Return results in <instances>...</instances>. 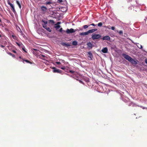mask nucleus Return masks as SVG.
Masks as SVG:
<instances>
[{
  "mask_svg": "<svg viewBox=\"0 0 147 147\" xmlns=\"http://www.w3.org/2000/svg\"><path fill=\"white\" fill-rule=\"evenodd\" d=\"M110 26H104V27L105 28H107L109 29H110V28H109V27Z\"/></svg>",
  "mask_w": 147,
  "mask_h": 147,
  "instance_id": "32",
  "label": "nucleus"
},
{
  "mask_svg": "<svg viewBox=\"0 0 147 147\" xmlns=\"http://www.w3.org/2000/svg\"><path fill=\"white\" fill-rule=\"evenodd\" d=\"M42 26H43V28H47L46 24H42Z\"/></svg>",
  "mask_w": 147,
  "mask_h": 147,
  "instance_id": "23",
  "label": "nucleus"
},
{
  "mask_svg": "<svg viewBox=\"0 0 147 147\" xmlns=\"http://www.w3.org/2000/svg\"><path fill=\"white\" fill-rule=\"evenodd\" d=\"M66 43H63V45L64 46H65L66 45Z\"/></svg>",
  "mask_w": 147,
  "mask_h": 147,
  "instance_id": "42",
  "label": "nucleus"
},
{
  "mask_svg": "<svg viewBox=\"0 0 147 147\" xmlns=\"http://www.w3.org/2000/svg\"><path fill=\"white\" fill-rule=\"evenodd\" d=\"M34 50L37 51V50H36V49H34Z\"/></svg>",
  "mask_w": 147,
  "mask_h": 147,
  "instance_id": "46",
  "label": "nucleus"
},
{
  "mask_svg": "<svg viewBox=\"0 0 147 147\" xmlns=\"http://www.w3.org/2000/svg\"><path fill=\"white\" fill-rule=\"evenodd\" d=\"M1 22V20L0 19V22Z\"/></svg>",
  "mask_w": 147,
  "mask_h": 147,
  "instance_id": "47",
  "label": "nucleus"
},
{
  "mask_svg": "<svg viewBox=\"0 0 147 147\" xmlns=\"http://www.w3.org/2000/svg\"><path fill=\"white\" fill-rule=\"evenodd\" d=\"M45 29H46V30H47V31H48L49 32H51V29L49 27L46 28Z\"/></svg>",
  "mask_w": 147,
  "mask_h": 147,
  "instance_id": "18",
  "label": "nucleus"
},
{
  "mask_svg": "<svg viewBox=\"0 0 147 147\" xmlns=\"http://www.w3.org/2000/svg\"><path fill=\"white\" fill-rule=\"evenodd\" d=\"M45 57V55H41L40 56L39 58L41 59H42V57Z\"/></svg>",
  "mask_w": 147,
  "mask_h": 147,
  "instance_id": "27",
  "label": "nucleus"
},
{
  "mask_svg": "<svg viewBox=\"0 0 147 147\" xmlns=\"http://www.w3.org/2000/svg\"><path fill=\"white\" fill-rule=\"evenodd\" d=\"M56 63L57 64V65H59L61 64V63L60 62H56Z\"/></svg>",
  "mask_w": 147,
  "mask_h": 147,
  "instance_id": "37",
  "label": "nucleus"
},
{
  "mask_svg": "<svg viewBox=\"0 0 147 147\" xmlns=\"http://www.w3.org/2000/svg\"><path fill=\"white\" fill-rule=\"evenodd\" d=\"M48 22L49 23H51L52 24H54L55 23V22L54 21L52 20H49Z\"/></svg>",
  "mask_w": 147,
  "mask_h": 147,
  "instance_id": "13",
  "label": "nucleus"
},
{
  "mask_svg": "<svg viewBox=\"0 0 147 147\" xmlns=\"http://www.w3.org/2000/svg\"><path fill=\"white\" fill-rule=\"evenodd\" d=\"M63 31L64 32H65V31H64V30H63Z\"/></svg>",
  "mask_w": 147,
  "mask_h": 147,
  "instance_id": "52",
  "label": "nucleus"
},
{
  "mask_svg": "<svg viewBox=\"0 0 147 147\" xmlns=\"http://www.w3.org/2000/svg\"><path fill=\"white\" fill-rule=\"evenodd\" d=\"M22 49L23 50V51L25 52V53H27V52L26 51H25V50L24 49V48H22Z\"/></svg>",
  "mask_w": 147,
  "mask_h": 147,
  "instance_id": "36",
  "label": "nucleus"
},
{
  "mask_svg": "<svg viewBox=\"0 0 147 147\" xmlns=\"http://www.w3.org/2000/svg\"><path fill=\"white\" fill-rule=\"evenodd\" d=\"M91 28V27H90V28Z\"/></svg>",
  "mask_w": 147,
  "mask_h": 147,
  "instance_id": "51",
  "label": "nucleus"
},
{
  "mask_svg": "<svg viewBox=\"0 0 147 147\" xmlns=\"http://www.w3.org/2000/svg\"><path fill=\"white\" fill-rule=\"evenodd\" d=\"M102 52L104 53H108V50L107 47H105L102 49Z\"/></svg>",
  "mask_w": 147,
  "mask_h": 147,
  "instance_id": "9",
  "label": "nucleus"
},
{
  "mask_svg": "<svg viewBox=\"0 0 147 147\" xmlns=\"http://www.w3.org/2000/svg\"><path fill=\"white\" fill-rule=\"evenodd\" d=\"M101 37V35L99 34H94L92 35L91 38L93 40H94L100 38Z\"/></svg>",
  "mask_w": 147,
  "mask_h": 147,
  "instance_id": "3",
  "label": "nucleus"
},
{
  "mask_svg": "<svg viewBox=\"0 0 147 147\" xmlns=\"http://www.w3.org/2000/svg\"><path fill=\"white\" fill-rule=\"evenodd\" d=\"M90 26H96V25H95V24H94L93 23H92V24H90L89 25Z\"/></svg>",
  "mask_w": 147,
  "mask_h": 147,
  "instance_id": "33",
  "label": "nucleus"
},
{
  "mask_svg": "<svg viewBox=\"0 0 147 147\" xmlns=\"http://www.w3.org/2000/svg\"><path fill=\"white\" fill-rule=\"evenodd\" d=\"M51 2H46L45 4L46 5H47L50 4H51Z\"/></svg>",
  "mask_w": 147,
  "mask_h": 147,
  "instance_id": "26",
  "label": "nucleus"
},
{
  "mask_svg": "<svg viewBox=\"0 0 147 147\" xmlns=\"http://www.w3.org/2000/svg\"><path fill=\"white\" fill-rule=\"evenodd\" d=\"M89 26V25H84L83 26V28H84V29H86Z\"/></svg>",
  "mask_w": 147,
  "mask_h": 147,
  "instance_id": "21",
  "label": "nucleus"
},
{
  "mask_svg": "<svg viewBox=\"0 0 147 147\" xmlns=\"http://www.w3.org/2000/svg\"><path fill=\"white\" fill-rule=\"evenodd\" d=\"M63 31V30L62 28H61L60 29V30H59V32H62Z\"/></svg>",
  "mask_w": 147,
  "mask_h": 147,
  "instance_id": "29",
  "label": "nucleus"
},
{
  "mask_svg": "<svg viewBox=\"0 0 147 147\" xmlns=\"http://www.w3.org/2000/svg\"><path fill=\"white\" fill-rule=\"evenodd\" d=\"M16 43L19 46H20V47L21 46V44H19L18 42H16Z\"/></svg>",
  "mask_w": 147,
  "mask_h": 147,
  "instance_id": "35",
  "label": "nucleus"
},
{
  "mask_svg": "<svg viewBox=\"0 0 147 147\" xmlns=\"http://www.w3.org/2000/svg\"><path fill=\"white\" fill-rule=\"evenodd\" d=\"M41 11H43V13H45L47 10V8L45 6H42L41 7Z\"/></svg>",
  "mask_w": 147,
  "mask_h": 147,
  "instance_id": "7",
  "label": "nucleus"
},
{
  "mask_svg": "<svg viewBox=\"0 0 147 147\" xmlns=\"http://www.w3.org/2000/svg\"><path fill=\"white\" fill-rule=\"evenodd\" d=\"M12 52H13L14 53H16V51L15 50H13Z\"/></svg>",
  "mask_w": 147,
  "mask_h": 147,
  "instance_id": "41",
  "label": "nucleus"
},
{
  "mask_svg": "<svg viewBox=\"0 0 147 147\" xmlns=\"http://www.w3.org/2000/svg\"><path fill=\"white\" fill-rule=\"evenodd\" d=\"M88 55H89V57L90 58V59L91 60V58L92 57V55L91 53L90 52H88Z\"/></svg>",
  "mask_w": 147,
  "mask_h": 147,
  "instance_id": "11",
  "label": "nucleus"
},
{
  "mask_svg": "<svg viewBox=\"0 0 147 147\" xmlns=\"http://www.w3.org/2000/svg\"><path fill=\"white\" fill-rule=\"evenodd\" d=\"M7 53L9 55L13 57H15V55L11 53L10 52H7Z\"/></svg>",
  "mask_w": 147,
  "mask_h": 147,
  "instance_id": "15",
  "label": "nucleus"
},
{
  "mask_svg": "<svg viewBox=\"0 0 147 147\" xmlns=\"http://www.w3.org/2000/svg\"><path fill=\"white\" fill-rule=\"evenodd\" d=\"M16 4H17L18 5V6H19V8L21 9V4H20L19 1H16Z\"/></svg>",
  "mask_w": 147,
  "mask_h": 147,
  "instance_id": "14",
  "label": "nucleus"
},
{
  "mask_svg": "<svg viewBox=\"0 0 147 147\" xmlns=\"http://www.w3.org/2000/svg\"><path fill=\"white\" fill-rule=\"evenodd\" d=\"M111 29H112L113 30H115V28L114 27H111Z\"/></svg>",
  "mask_w": 147,
  "mask_h": 147,
  "instance_id": "34",
  "label": "nucleus"
},
{
  "mask_svg": "<svg viewBox=\"0 0 147 147\" xmlns=\"http://www.w3.org/2000/svg\"><path fill=\"white\" fill-rule=\"evenodd\" d=\"M123 56L124 58L127 60H128L132 64L135 65L137 64V62L129 55L125 54H123Z\"/></svg>",
  "mask_w": 147,
  "mask_h": 147,
  "instance_id": "1",
  "label": "nucleus"
},
{
  "mask_svg": "<svg viewBox=\"0 0 147 147\" xmlns=\"http://www.w3.org/2000/svg\"><path fill=\"white\" fill-rule=\"evenodd\" d=\"M66 33L67 34H71L74 32V29L72 28H71L69 29H67L66 30Z\"/></svg>",
  "mask_w": 147,
  "mask_h": 147,
  "instance_id": "5",
  "label": "nucleus"
},
{
  "mask_svg": "<svg viewBox=\"0 0 147 147\" xmlns=\"http://www.w3.org/2000/svg\"><path fill=\"white\" fill-rule=\"evenodd\" d=\"M135 105V104L132 102H130L128 104L129 106L134 107Z\"/></svg>",
  "mask_w": 147,
  "mask_h": 147,
  "instance_id": "12",
  "label": "nucleus"
},
{
  "mask_svg": "<svg viewBox=\"0 0 147 147\" xmlns=\"http://www.w3.org/2000/svg\"><path fill=\"white\" fill-rule=\"evenodd\" d=\"M78 30H78V29H75V30H74V32H76V31H78Z\"/></svg>",
  "mask_w": 147,
  "mask_h": 147,
  "instance_id": "38",
  "label": "nucleus"
},
{
  "mask_svg": "<svg viewBox=\"0 0 147 147\" xmlns=\"http://www.w3.org/2000/svg\"><path fill=\"white\" fill-rule=\"evenodd\" d=\"M141 48H142V46H141Z\"/></svg>",
  "mask_w": 147,
  "mask_h": 147,
  "instance_id": "49",
  "label": "nucleus"
},
{
  "mask_svg": "<svg viewBox=\"0 0 147 147\" xmlns=\"http://www.w3.org/2000/svg\"><path fill=\"white\" fill-rule=\"evenodd\" d=\"M23 60L26 61V62L27 63H30V64H32V63L30 62V61H29L28 60H24V59H22Z\"/></svg>",
  "mask_w": 147,
  "mask_h": 147,
  "instance_id": "17",
  "label": "nucleus"
},
{
  "mask_svg": "<svg viewBox=\"0 0 147 147\" xmlns=\"http://www.w3.org/2000/svg\"><path fill=\"white\" fill-rule=\"evenodd\" d=\"M60 24V22H57V25H58V24Z\"/></svg>",
  "mask_w": 147,
  "mask_h": 147,
  "instance_id": "43",
  "label": "nucleus"
},
{
  "mask_svg": "<svg viewBox=\"0 0 147 147\" xmlns=\"http://www.w3.org/2000/svg\"><path fill=\"white\" fill-rule=\"evenodd\" d=\"M60 25H57L56 26H55V28H56L57 29L58 28H60Z\"/></svg>",
  "mask_w": 147,
  "mask_h": 147,
  "instance_id": "19",
  "label": "nucleus"
},
{
  "mask_svg": "<svg viewBox=\"0 0 147 147\" xmlns=\"http://www.w3.org/2000/svg\"><path fill=\"white\" fill-rule=\"evenodd\" d=\"M1 35L0 34V37H1Z\"/></svg>",
  "mask_w": 147,
  "mask_h": 147,
  "instance_id": "48",
  "label": "nucleus"
},
{
  "mask_svg": "<svg viewBox=\"0 0 147 147\" xmlns=\"http://www.w3.org/2000/svg\"><path fill=\"white\" fill-rule=\"evenodd\" d=\"M42 22L43 23H44V24H46L47 23V21H44L43 20H42Z\"/></svg>",
  "mask_w": 147,
  "mask_h": 147,
  "instance_id": "20",
  "label": "nucleus"
},
{
  "mask_svg": "<svg viewBox=\"0 0 147 147\" xmlns=\"http://www.w3.org/2000/svg\"><path fill=\"white\" fill-rule=\"evenodd\" d=\"M50 68L53 69V71L54 73H57L60 74L61 72V70L57 69L55 67H51Z\"/></svg>",
  "mask_w": 147,
  "mask_h": 147,
  "instance_id": "4",
  "label": "nucleus"
},
{
  "mask_svg": "<svg viewBox=\"0 0 147 147\" xmlns=\"http://www.w3.org/2000/svg\"><path fill=\"white\" fill-rule=\"evenodd\" d=\"M91 28V27H90V28Z\"/></svg>",
  "mask_w": 147,
  "mask_h": 147,
  "instance_id": "50",
  "label": "nucleus"
},
{
  "mask_svg": "<svg viewBox=\"0 0 147 147\" xmlns=\"http://www.w3.org/2000/svg\"><path fill=\"white\" fill-rule=\"evenodd\" d=\"M19 58L20 59H24L23 58H22L21 56H20L19 57Z\"/></svg>",
  "mask_w": 147,
  "mask_h": 147,
  "instance_id": "44",
  "label": "nucleus"
},
{
  "mask_svg": "<svg viewBox=\"0 0 147 147\" xmlns=\"http://www.w3.org/2000/svg\"><path fill=\"white\" fill-rule=\"evenodd\" d=\"M69 72L71 73H74L75 72V71L72 70H70L69 71Z\"/></svg>",
  "mask_w": 147,
  "mask_h": 147,
  "instance_id": "28",
  "label": "nucleus"
},
{
  "mask_svg": "<svg viewBox=\"0 0 147 147\" xmlns=\"http://www.w3.org/2000/svg\"><path fill=\"white\" fill-rule=\"evenodd\" d=\"M61 69L63 70H65V69L66 67H65L63 66V67H61Z\"/></svg>",
  "mask_w": 147,
  "mask_h": 147,
  "instance_id": "30",
  "label": "nucleus"
},
{
  "mask_svg": "<svg viewBox=\"0 0 147 147\" xmlns=\"http://www.w3.org/2000/svg\"><path fill=\"white\" fill-rule=\"evenodd\" d=\"M145 62L147 64V59H146L144 60Z\"/></svg>",
  "mask_w": 147,
  "mask_h": 147,
  "instance_id": "39",
  "label": "nucleus"
},
{
  "mask_svg": "<svg viewBox=\"0 0 147 147\" xmlns=\"http://www.w3.org/2000/svg\"><path fill=\"white\" fill-rule=\"evenodd\" d=\"M66 47H69L70 46V45L68 43H66L65 46Z\"/></svg>",
  "mask_w": 147,
  "mask_h": 147,
  "instance_id": "31",
  "label": "nucleus"
},
{
  "mask_svg": "<svg viewBox=\"0 0 147 147\" xmlns=\"http://www.w3.org/2000/svg\"><path fill=\"white\" fill-rule=\"evenodd\" d=\"M102 39L103 40H106L108 41H110L111 40L110 37L108 36H104L102 38Z\"/></svg>",
  "mask_w": 147,
  "mask_h": 147,
  "instance_id": "8",
  "label": "nucleus"
},
{
  "mask_svg": "<svg viewBox=\"0 0 147 147\" xmlns=\"http://www.w3.org/2000/svg\"><path fill=\"white\" fill-rule=\"evenodd\" d=\"M0 47H2V48H3L4 47H5L3 45H0Z\"/></svg>",
  "mask_w": 147,
  "mask_h": 147,
  "instance_id": "40",
  "label": "nucleus"
},
{
  "mask_svg": "<svg viewBox=\"0 0 147 147\" xmlns=\"http://www.w3.org/2000/svg\"><path fill=\"white\" fill-rule=\"evenodd\" d=\"M72 44L73 45H78V42L76 41H73Z\"/></svg>",
  "mask_w": 147,
  "mask_h": 147,
  "instance_id": "16",
  "label": "nucleus"
},
{
  "mask_svg": "<svg viewBox=\"0 0 147 147\" xmlns=\"http://www.w3.org/2000/svg\"><path fill=\"white\" fill-rule=\"evenodd\" d=\"M88 47L89 49H91L93 47V44L90 42H88L87 44Z\"/></svg>",
  "mask_w": 147,
  "mask_h": 147,
  "instance_id": "10",
  "label": "nucleus"
},
{
  "mask_svg": "<svg viewBox=\"0 0 147 147\" xmlns=\"http://www.w3.org/2000/svg\"><path fill=\"white\" fill-rule=\"evenodd\" d=\"M12 36L13 39H16L17 37L15 35H12Z\"/></svg>",
  "mask_w": 147,
  "mask_h": 147,
  "instance_id": "24",
  "label": "nucleus"
},
{
  "mask_svg": "<svg viewBox=\"0 0 147 147\" xmlns=\"http://www.w3.org/2000/svg\"><path fill=\"white\" fill-rule=\"evenodd\" d=\"M97 30L96 29H94L90 30L86 32H82L80 33L81 36H85L88 35L89 34L92 33Z\"/></svg>",
  "mask_w": 147,
  "mask_h": 147,
  "instance_id": "2",
  "label": "nucleus"
},
{
  "mask_svg": "<svg viewBox=\"0 0 147 147\" xmlns=\"http://www.w3.org/2000/svg\"><path fill=\"white\" fill-rule=\"evenodd\" d=\"M59 1L60 2H61L62 1V0H59Z\"/></svg>",
  "mask_w": 147,
  "mask_h": 147,
  "instance_id": "45",
  "label": "nucleus"
},
{
  "mask_svg": "<svg viewBox=\"0 0 147 147\" xmlns=\"http://www.w3.org/2000/svg\"><path fill=\"white\" fill-rule=\"evenodd\" d=\"M8 3L10 6L11 7V10L14 13H15L16 12V11L15 9V8L14 7V6L13 5V4L9 2V1L8 2V3Z\"/></svg>",
  "mask_w": 147,
  "mask_h": 147,
  "instance_id": "6",
  "label": "nucleus"
},
{
  "mask_svg": "<svg viewBox=\"0 0 147 147\" xmlns=\"http://www.w3.org/2000/svg\"><path fill=\"white\" fill-rule=\"evenodd\" d=\"M98 26L99 27H101L102 25V22H99L98 24Z\"/></svg>",
  "mask_w": 147,
  "mask_h": 147,
  "instance_id": "22",
  "label": "nucleus"
},
{
  "mask_svg": "<svg viewBox=\"0 0 147 147\" xmlns=\"http://www.w3.org/2000/svg\"><path fill=\"white\" fill-rule=\"evenodd\" d=\"M119 33L120 35L122 34H123V32L122 30H120Z\"/></svg>",
  "mask_w": 147,
  "mask_h": 147,
  "instance_id": "25",
  "label": "nucleus"
}]
</instances>
